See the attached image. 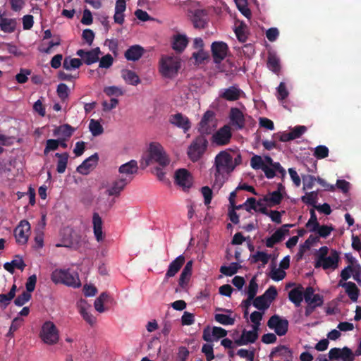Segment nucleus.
I'll list each match as a JSON object with an SVG mask.
<instances>
[{
    "label": "nucleus",
    "mask_w": 361,
    "mask_h": 361,
    "mask_svg": "<svg viewBox=\"0 0 361 361\" xmlns=\"http://www.w3.org/2000/svg\"><path fill=\"white\" fill-rule=\"evenodd\" d=\"M289 92L286 88V84L281 82L276 88V97L279 101H283L288 97Z\"/></svg>",
    "instance_id": "nucleus-53"
},
{
    "label": "nucleus",
    "mask_w": 361,
    "mask_h": 361,
    "mask_svg": "<svg viewBox=\"0 0 361 361\" xmlns=\"http://www.w3.org/2000/svg\"><path fill=\"white\" fill-rule=\"evenodd\" d=\"M242 91L237 87L232 86L228 88L222 89L219 92V96L228 101L237 100Z\"/></svg>",
    "instance_id": "nucleus-33"
},
{
    "label": "nucleus",
    "mask_w": 361,
    "mask_h": 361,
    "mask_svg": "<svg viewBox=\"0 0 361 361\" xmlns=\"http://www.w3.org/2000/svg\"><path fill=\"white\" fill-rule=\"evenodd\" d=\"M30 234V224L26 220L21 221L14 230L16 242L18 244L27 243Z\"/></svg>",
    "instance_id": "nucleus-16"
},
{
    "label": "nucleus",
    "mask_w": 361,
    "mask_h": 361,
    "mask_svg": "<svg viewBox=\"0 0 361 361\" xmlns=\"http://www.w3.org/2000/svg\"><path fill=\"white\" fill-rule=\"evenodd\" d=\"M286 272L280 268H274L270 273V277L275 281H279L284 279Z\"/></svg>",
    "instance_id": "nucleus-61"
},
{
    "label": "nucleus",
    "mask_w": 361,
    "mask_h": 361,
    "mask_svg": "<svg viewBox=\"0 0 361 361\" xmlns=\"http://www.w3.org/2000/svg\"><path fill=\"white\" fill-rule=\"evenodd\" d=\"M55 157L58 158L56 171L59 173L65 172L69 155L67 152L64 153H56Z\"/></svg>",
    "instance_id": "nucleus-41"
},
{
    "label": "nucleus",
    "mask_w": 361,
    "mask_h": 361,
    "mask_svg": "<svg viewBox=\"0 0 361 361\" xmlns=\"http://www.w3.org/2000/svg\"><path fill=\"white\" fill-rule=\"evenodd\" d=\"M144 53V49L139 45H133L129 47L125 52V57L128 61H135L139 60Z\"/></svg>",
    "instance_id": "nucleus-36"
},
{
    "label": "nucleus",
    "mask_w": 361,
    "mask_h": 361,
    "mask_svg": "<svg viewBox=\"0 0 361 361\" xmlns=\"http://www.w3.org/2000/svg\"><path fill=\"white\" fill-rule=\"evenodd\" d=\"M137 170V163L135 160H130L121 165L111 182L106 187V195L118 197L126 187L133 180Z\"/></svg>",
    "instance_id": "nucleus-2"
},
{
    "label": "nucleus",
    "mask_w": 361,
    "mask_h": 361,
    "mask_svg": "<svg viewBox=\"0 0 361 361\" xmlns=\"http://www.w3.org/2000/svg\"><path fill=\"white\" fill-rule=\"evenodd\" d=\"M76 54L83 60L85 64L91 65L99 60L101 51L99 47H96L89 51L79 49L77 51Z\"/></svg>",
    "instance_id": "nucleus-19"
},
{
    "label": "nucleus",
    "mask_w": 361,
    "mask_h": 361,
    "mask_svg": "<svg viewBox=\"0 0 361 361\" xmlns=\"http://www.w3.org/2000/svg\"><path fill=\"white\" fill-rule=\"evenodd\" d=\"M216 127L215 113L212 111H207L199 124L198 130L201 134H210Z\"/></svg>",
    "instance_id": "nucleus-11"
},
{
    "label": "nucleus",
    "mask_w": 361,
    "mask_h": 361,
    "mask_svg": "<svg viewBox=\"0 0 361 361\" xmlns=\"http://www.w3.org/2000/svg\"><path fill=\"white\" fill-rule=\"evenodd\" d=\"M31 298L30 293L24 291L21 295H18L14 300L16 305L21 307L27 302Z\"/></svg>",
    "instance_id": "nucleus-57"
},
{
    "label": "nucleus",
    "mask_w": 361,
    "mask_h": 361,
    "mask_svg": "<svg viewBox=\"0 0 361 361\" xmlns=\"http://www.w3.org/2000/svg\"><path fill=\"white\" fill-rule=\"evenodd\" d=\"M227 331L221 327H213L205 329L203 331V339L207 342L218 341L219 338L226 336Z\"/></svg>",
    "instance_id": "nucleus-21"
},
{
    "label": "nucleus",
    "mask_w": 361,
    "mask_h": 361,
    "mask_svg": "<svg viewBox=\"0 0 361 361\" xmlns=\"http://www.w3.org/2000/svg\"><path fill=\"white\" fill-rule=\"evenodd\" d=\"M39 337L44 343L54 345L60 340V332L53 322L47 320L42 323L40 327Z\"/></svg>",
    "instance_id": "nucleus-5"
},
{
    "label": "nucleus",
    "mask_w": 361,
    "mask_h": 361,
    "mask_svg": "<svg viewBox=\"0 0 361 361\" xmlns=\"http://www.w3.org/2000/svg\"><path fill=\"white\" fill-rule=\"evenodd\" d=\"M59 147L58 139H49L46 142V146L44 149V154L47 155L50 151L56 150Z\"/></svg>",
    "instance_id": "nucleus-58"
},
{
    "label": "nucleus",
    "mask_w": 361,
    "mask_h": 361,
    "mask_svg": "<svg viewBox=\"0 0 361 361\" xmlns=\"http://www.w3.org/2000/svg\"><path fill=\"white\" fill-rule=\"evenodd\" d=\"M16 27V22L14 19L0 18V27L4 32H13Z\"/></svg>",
    "instance_id": "nucleus-42"
},
{
    "label": "nucleus",
    "mask_w": 361,
    "mask_h": 361,
    "mask_svg": "<svg viewBox=\"0 0 361 361\" xmlns=\"http://www.w3.org/2000/svg\"><path fill=\"white\" fill-rule=\"evenodd\" d=\"M169 122L172 125L182 129L184 133L188 132L191 128V123L189 118L180 113L171 115Z\"/></svg>",
    "instance_id": "nucleus-20"
},
{
    "label": "nucleus",
    "mask_w": 361,
    "mask_h": 361,
    "mask_svg": "<svg viewBox=\"0 0 361 361\" xmlns=\"http://www.w3.org/2000/svg\"><path fill=\"white\" fill-rule=\"evenodd\" d=\"M304 300L307 305H314L317 307H322L324 304V296L314 293V289L308 286L304 291Z\"/></svg>",
    "instance_id": "nucleus-18"
},
{
    "label": "nucleus",
    "mask_w": 361,
    "mask_h": 361,
    "mask_svg": "<svg viewBox=\"0 0 361 361\" xmlns=\"http://www.w3.org/2000/svg\"><path fill=\"white\" fill-rule=\"evenodd\" d=\"M89 130L94 137L102 135L104 132V128L97 120L90 119L89 123Z\"/></svg>",
    "instance_id": "nucleus-48"
},
{
    "label": "nucleus",
    "mask_w": 361,
    "mask_h": 361,
    "mask_svg": "<svg viewBox=\"0 0 361 361\" xmlns=\"http://www.w3.org/2000/svg\"><path fill=\"white\" fill-rule=\"evenodd\" d=\"M242 162V157L239 153L221 151L216 157L213 166L215 183L221 185L227 176Z\"/></svg>",
    "instance_id": "nucleus-1"
},
{
    "label": "nucleus",
    "mask_w": 361,
    "mask_h": 361,
    "mask_svg": "<svg viewBox=\"0 0 361 361\" xmlns=\"http://www.w3.org/2000/svg\"><path fill=\"white\" fill-rule=\"evenodd\" d=\"M191 19L195 28H204L207 23V15L202 9H196L192 12Z\"/></svg>",
    "instance_id": "nucleus-27"
},
{
    "label": "nucleus",
    "mask_w": 361,
    "mask_h": 361,
    "mask_svg": "<svg viewBox=\"0 0 361 361\" xmlns=\"http://www.w3.org/2000/svg\"><path fill=\"white\" fill-rule=\"evenodd\" d=\"M185 262V257L182 255L178 256L174 260H173L169 265V268L165 274L164 281H166L168 279L174 276Z\"/></svg>",
    "instance_id": "nucleus-25"
},
{
    "label": "nucleus",
    "mask_w": 361,
    "mask_h": 361,
    "mask_svg": "<svg viewBox=\"0 0 361 361\" xmlns=\"http://www.w3.org/2000/svg\"><path fill=\"white\" fill-rule=\"evenodd\" d=\"M188 43V37L185 35L176 34L173 35L172 39V47L178 52H182Z\"/></svg>",
    "instance_id": "nucleus-35"
},
{
    "label": "nucleus",
    "mask_w": 361,
    "mask_h": 361,
    "mask_svg": "<svg viewBox=\"0 0 361 361\" xmlns=\"http://www.w3.org/2000/svg\"><path fill=\"white\" fill-rule=\"evenodd\" d=\"M271 358H279L281 361H293V351L285 345L275 348L270 353Z\"/></svg>",
    "instance_id": "nucleus-22"
},
{
    "label": "nucleus",
    "mask_w": 361,
    "mask_h": 361,
    "mask_svg": "<svg viewBox=\"0 0 361 361\" xmlns=\"http://www.w3.org/2000/svg\"><path fill=\"white\" fill-rule=\"evenodd\" d=\"M235 3L240 11V13L247 18L251 17V11L247 7V2L245 0H234Z\"/></svg>",
    "instance_id": "nucleus-52"
},
{
    "label": "nucleus",
    "mask_w": 361,
    "mask_h": 361,
    "mask_svg": "<svg viewBox=\"0 0 361 361\" xmlns=\"http://www.w3.org/2000/svg\"><path fill=\"white\" fill-rule=\"evenodd\" d=\"M78 308L80 314L88 324L92 325L96 322V318L90 312V306L85 301H80Z\"/></svg>",
    "instance_id": "nucleus-37"
},
{
    "label": "nucleus",
    "mask_w": 361,
    "mask_h": 361,
    "mask_svg": "<svg viewBox=\"0 0 361 361\" xmlns=\"http://www.w3.org/2000/svg\"><path fill=\"white\" fill-rule=\"evenodd\" d=\"M269 301L263 295L257 297L253 301V305L259 310H265L269 307Z\"/></svg>",
    "instance_id": "nucleus-51"
},
{
    "label": "nucleus",
    "mask_w": 361,
    "mask_h": 361,
    "mask_svg": "<svg viewBox=\"0 0 361 361\" xmlns=\"http://www.w3.org/2000/svg\"><path fill=\"white\" fill-rule=\"evenodd\" d=\"M334 230L332 225H320L318 223L317 226L313 230H308L310 232L315 233L318 235V237L326 238L330 235L331 233Z\"/></svg>",
    "instance_id": "nucleus-39"
},
{
    "label": "nucleus",
    "mask_w": 361,
    "mask_h": 361,
    "mask_svg": "<svg viewBox=\"0 0 361 361\" xmlns=\"http://www.w3.org/2000/svg\"><path fill=\"white\" fill-rule=\"evenodd\" d=\"M229 118L231 124L236 129H242L245 126V118L243 112L237 108H232L230 111Z\"/></svg>",
    "instance_id": "nucleus-26"
},
{
    "label": "nucleus",
    "mask_w": 361,
    "mask_h": 361,
    "mask_svg": "<svg viewBox=\"0 0 361 361\" xmlns=\"http://www.w3.org/2000/svg\"><path fill=\"white\" fill-rule=\"evenodd\" d=\"M109 295L106 293H102L94 301V306L95 310L99 312L102 313L105 311V308L104 307V303L108 299Z\"/></svg>",
    "instance_id": "nucleus-50"
},
{
    "label": "nucleus",
    "mask_w": 361,
    "mask_h": 361,
    "mask_svg": "<svg viewBox=\"0 0 361 361\" xmlns=\"http://www.w3.org/2000/svg\"><path fill=\"white\" fill-rule=\"evenodd\" d=\"M126 9V0H117L115 5L114 20L116 23L122 25L124 23V12Z\"/></svg>",
    "instance_id": "nucleus-28"
},
{
    "label": "nucleus",
    "mask_w": 361,
    "mask_h": 361,
    "mask_svg": "<svg viewBox=\"0 0 361 361\" xmlns=\"http://www.w3.org/2000/svg\"><path fill=\"white\" fill-rule=\"evenodd\" d=\"M192 271L188 269V268H183L181 274L179 278V285L183 288L185 287L190 280Z\"/></svg>",
    "instance_id": "nucleus-59"
},
{
    "label": "nucleus",
    "mask_w": 361,
    "mask_h": 361,
    "mask_svg": "<svg viewBox=\"0 0 361 361\" xmlns=\"http://www.w3.org/2000/svg\"><path fill=\"white\" fill-rule=\"evenodd\" d=\"M180 67V59L174 56H162L160 61V72L167 78L174 77Z\"/></svg>",
    "instance_id": "nucleus-6"
},
{
    "label": "nucleus",
    "mask_w": 361,
    "mask_h": 361,
    "mask_svg": "<svg viewBox=\"0 0 361 361\" xmlns=\"http://www.w3.org/2000/svg\"><path fill=\"white\" fill-rule=\"evenodd\" d=\"M268 68L275 73H278L281 69L280 59L274 51H269L267 59Z\"/></svg>",
    "instance_id": "nucleus-38"
},
{
    "label": "nucleus",
    "mask_w": 361,
    "mask_h": 361,
    "mask_svg": "<svg viewBox=\"0 0 361 361\" xmlns=\"http://www.w3.org/2000/svg\"><path fill=\"white\" fill-rule=\"evenodd\" d=\"M75 131V128L68 124H63L54 130L53 134L58 139L68 140Z\"/></svg>",
    "instance_id": "nucleus-30"
},
{
    "label": "nucleus",
    "mask_w": 361,
    "mask_h": 361,
    "mask_svg": "<svg viewBox=\"0 0 361 361\" xmlns=\"http://www.w3.org/2000/svg\"><path fill=\"white\" fill-rule=\"evenodd\" d=\"M208 142L207 139L200 135L196 137L190 144L188 149V155L192 161H198L204 154Z\"/></svg>",
    "instance_id": "nucleus-8"
},
{
    "label": "nucleus",
    "mask_w": 361,
    "mask_h": 361,
    "mask_svg": "<svg viewBox=\"0 0 361 361\" xmlns=\"http://www.w3.org/2000/svg\"><path fill=\"white\" fill-rule=\"evenodd\" d=\"M247 28L246 26L243 24H240L239 26L236 27L235 29V33L238 38V39L240 42H245L247 39Z\"/></svg>",
    "instance_id": "nucleus-54"
},
{
    "label": "nucleus",
    "mask_w": 361,
    "mask_h": 361,
    "mask_svg": "<svg viewBox=\"0 0 361 361\" xmlns=\"http://www.w3.org/2000/svg\"><path fill=\"white\" fill-rule=\"evenodd\" d=\"M314 155L317 159H324L329 155V149L324 145H319L315 147Z\"/></svg>",
    "instance_id": "nucleus-60"
},
{
    "label": "nucleus",
    "mask_w": 361,
    "mask_h": 361,
    "mask_svg": "<svg viewBox=\"0 0 361 361\" xmlns=\"http://www.w3.org/2000/svg\"><path fill=\"white\" fill-rule=\"evenodd\" d=\"M149 152L150 159L164 166L169 164V159L166 156L163 147L157 142H152L149 145Z\"/></svg>",
    "instance_id": "nucleus-10"
},
{
    "label": "nucleus",
    "mask_w": 361,
    "mask_h": 361,
    "mask_svg": "<svg viewBox=\"0 0 361 361\" xmlns=\"http://www.w3.org/2000/svg\"><path fill=\"white\" fill-rule=\"evenodd\" d=\"M286 195L285 187L281 183H279L276 190L268 192L264 195L262 198L257 201V204L259 207H272L279 204Z\"/></svg>",
    "instance_id": "nucleus-7"
},
{
    "label": "nucleus",
    "mask_w": 361,
    "mask_h": 361,
    "mask_svg": "<svg viewBox=\"0 0 361 361\" xmlns=\"http://www.w3.org/2000/svg\"><path fill=\"white\" fill-rule=\"evenodd\" d=\"M98 161V156L94 154L86 159L78 168V173L86 175L88 174L91 169L96 166Z\"/></svg>",
    "instance_id": "nucleus-29"
},
{
    "label": "nucleus",
    "mask_w": 361,
    "mask_h": 361,
    "mask_svg": "<svg viewBox=\"0 0 361 361\" xmlns=\"http://www.w3.org/2000/svg\"><path fill=\"white\" fill-rule=\"evenodd\" d=\"M338 252L335 250H332L329 255L318 257L316 267H321L324 269L334 270L338 267Z\"/></svg>",
    "instance_id": "nucleus-12"
},
{
    "label": "nucleus",
    "mask_w": 361,
    "mask_h": 361,
    "mask_svg": "<svg viewBox=\"0 0 361 361\" xmlns=\"http://www.w3.org/2000/svg\"><path fill=\"white\" fill-rule=\"evenodd\" d=\"M329 357L332 360L353 361L355 355L348 347L343 348H334L329 350Z\"/></svg>",
    "instance_id": "nucleus-15"
},
{
    "label": "nucleus",
    "mask_w": 361,
    "mask_h": 361,
    "mask_svg": "<svg viewBox=\"0 0 361 361\" xmlns=\"http://www.w3.org/2000/svg\"><path fill=\"white\" fill-rule=\"evenodd\" d=\"M310 217L305 224L307 230H313L318 225V219L314 209L310 210Z\"/></svg>",
    "instance_id": "nucleus-56"
},
{
    "label": "nucleus",
    "mask_w": 361,
    "mask_h": 361,
    "mask_svg": "<svg viewBox=\"0 0 361 361\" xmlns=\"http://www.w3.org/2000/svg\"><path fill=\"white\" fill-rule=\"evenodd\" d=\"M57 94L62 101H65L69 96V88L64 83H60L56 89Z\"/></svg>",
    "instance_id": "nucleus-55"
},
{
    "label": "nucleus",
    "mask_w": 361,
    "mask_h": 361,
    "mask_svg": "<svg viewBox=\"0 0 361 361\" xmlns=\"http://www.w3.org/2000/svg\"><path fill=\"white\" fill-rule=\"evenodd\" d=\"M16 292V286L13 284L7 294H0V303L1 307L5 309L14 298Z\"/></svg>",
    "instance_id": "nucleus-44"
},
{
    "label": "nucleus",
    "mask_w": 361,
    "mask_h": 361,
    "mask_svg": "<svg viewBox=\"0 0 361 361\" xmlns=\"http://www.w3.org/2000/svg\"><path fill=\"white\" fill-rule=\"evenodd\" d=\"M262 312L255 311L250 315V320L253 323V327L259 329L260 322L262 319Z\"/></svg>",
    "instance_id": "nucleus-62"
},
{
    "label": "nucleus",
    "mask_w": 361,
    "mask_h": 361,
    "mask_svg": "<svg viewBox=\"0 0 361 361\" xmlns=\"http://www.w3.org/2000/svg\"><path fill=\"white\" fill-rule=\"evenodd\" d=\"M238 265L236 263H233L229 266H224L221 267V272L226 276H232L237 272Z\"/></svg>",
    "instance_id": "nucleus-64"
},
{
    "label": "nucleus",
    "mask_w": 361,
    "mask_h": 361,
    "mask_svg": "<svg viewBox=\"0 0 361 361\" xmlns=\"http://www.w3.org/2000/svg\"><path fill=\"white\" fill-rule=\"evenodd\" d=\"M267 326L274 330L277 335L283 336L288 331V322L279 315H274L269 319Z\"/></svg>",
    "instance_id": "nucleus-13"
},
{
    "label": "nucleus",
    "mask_w": 361,
    "mask_h": 361,
    "mask_svg": "<svg viewBox=\"0 0 361 361\" xmlns=\"http://www.w3.org/2000/svg\"><path fill=\"white\" fill-rule=\"evenodd\" d=\"M305 290L301 285H299L289 292L288 298L296 307L300 306L304 298Z\"/></svg>",
    "instance_id": "nucleus-32"
},
{
    "label": "nucleus",
    "mask_w": 361,
    "mask_h": 361,
    "mask_svg": "<svg viewBox=\"0 0 361 361\" xmlns=\"http://www.w3.org/2000/svg\"><path fill=\"white\" fill-rule=\"evenodd\" d=\"M258 331L259 329L251 326L249 329H244L240 334L235 332L233 334V338L238 346L254 343L258 338Z\"/></svg>",
    "instance_id": "nucleus-9"
},
{
    "label": "nucleus",
    "mask_w": 361,
    "mask_h": 361,
    "mask_svg": "<svg viewBox=\"0 0 361 361\" xmlns=\"http://www.w3.org/2000/svg\"><path fill=\"white\" fill-rule=\"evenodd\" d=\"M122 77L127 83L132 85H137L140 82L138 75L130 70H123Z\"/></svg>",
    "instance_id": "nucleus-47"
},
{
    "label": "nucleus",
    "mask_w": 361,
    "mask_h": 361,
    "mask_svg": "<svg viewBox=\"0 0 361 361\" xmlns=\"http://www.w3.org/2000/svg\"><path fill=\"white\" fill-rule=\"evenodd\" d=\"M250 166L255 170H262L268 179H271L279 173L282 177L286 174L279 162H275L269 156L255 154L250 159Z\"/></svg>",
    "instance_id": "nucleus-3"
},
{
    "label": "nucleus",
    "mask_w": 361,
    "mask_h": 361,
    "mask_svg": "<svg viewBox=\"0 0 361 361\" xmlns=\"http://www.w3.org/2000/svg\"><path fill=\"white\" fill-rule=\"evenodd\" d=\"M211 51L214 63H220L227 56L228 47L222 41H216L212 44Z\"/></svg>",
    "instance_id": "nucleus-14"
},
{
    "label": "nucleus",
    "mask_w": 361,
    "mask_h": 361,
    "mask_svg": "<svg viewBox=\"0 0 361 361\" xmlns=\"http://www.w3.org/2000/svg\"><path fill=\"white\" fill-rule=\"evenodd\" d=\"M114 59L111 54H106L99 60V68H109L113 64Z\"/></svg>",
    "instance_id": "nucleus-63"
},
{
    "label": "nucleus",
    "mask_w": 361,
    "mask_h": 361,
    "mask_svg": "<svg viewBox=\"0 0 361 361\" xmlns=\"http://www.w3.org/2000/svg\"><path fill=\"white\" fill-rule=\"evenodd\" d=\"M291 226L289 224H285L282 228L277 229L269 238L266 239L265 244L268 247H273L274 245L281 242L288 232V229L286 228Z\"/></svg>",
    "instance_id": "nucleus-24"
},
{
    "label": "nucleus",
    "mask_w": 361,
    "mask_h": 361,
    "mask_svg": "<svg viewBox=\"0 0 361 361\" xmlns=\"http://www.w3.org/2000/svg\"><path fill=\"white\" fill-rule=\"evenodd\" d=\"M224 312L226 313H229L230 314H215V320L223 324V325H232L235 322V317L231 316V310L224 309L223 310Z\"/></svg>",
    "instance_id": "nucleus-40"
},
{
    "label": "nucleus",
    "mask_w": 361,
    "mask_h": 361,
    "mask_svg": "<svg viewBox=\"0 0 361 361\" xmlns=\"http://www.w3.org/2000/svg\"><path fill=\"white\" fill-rule=\"evenodd\" d=\"M338 286L345 288V293L353 302L357 300L359 290L355 283L340 281Z\"/></svg>",
    "instance_id": "nucleus-31"
},
{
    "label": "nucleus",
    "mask_w": 361,
    "mask_h": 361,
    "mask_svg": "<svg viewBox=\"0 0 361 361\" xmlns=\"http://www.w3.org/2000/svg\"><path fill=\"white\" fill-rule=\"evenodd\" d=\"M258 290V285L255 278H252L247 290V300L245 301L246 305H250L252 300L255 298Z\"/></svg>",
    "instance_id": "nucleus-45"
},
{
    "label": "nucleus",
    "mask_w": 361,
    "mask_h": 361,
    "mask_svg": "<svg viewBox=\"0 0 361 361\" xmlns=\"http://www.w3.org/2000/svg\"><path fill=\"white\" fill-rule=\"evenodd\" d=\"M51 279L55 284H63L74 288L81 286L78 274L70 269H56L51 274Z\"/></svg>",
    "instance_id": "nucleus-4"
},
{
    "label": "nucleus",
    "mask_w": 361,
    "mask_h": 361,
    "mask_svg": "<svg viewBox=\"0 0 361 361\" xmlns=\"http://www.w3.org/2000/svg\"><path fill=\"white\" fill-rule=\"evenodd\" d=\"M231 137V128L228 126H224L221 128L213 135V141L219 145L227 144Z\"/></svg>",
    "instance_id": "nucleus-23"
},
{
    "label": "nucleus",
    "mask_w": 361,
    "mask_h": 361,
    "mask_svg": "<svg viewBox=\"0 0 361 361\" xmlns=\"http://www.w3.org/2000/svg\"><path fill=\"white\" fill-rule=\"evenodd\" d=\"M301 200L306 204L312 205L315 208L316 203L318 200V191H312L306 192L305 195L301 197Z\"/></svg>",
    "instance_id": "nucleus-49"
},
{
    "label": "nucleus",
    "mask_w": 361,
    "mask_h": 361,
    "mask_svg": "<svg viewBox=\"0 0 361 361\" xmlns=\"http://www.w3.org/2000/svg\"><path fill=\"white\" fill-rule=\"evenodd\" d=\"M82 65V61L79 59L66 57L63 60V67L67 71H72L79 68Z\"/></svg>",
    "instance_id": "nucleus-46"
},
{
    "label": "nucleus",
    "mask_w": 361,
    "mask_h": 361,
    "mask_svg": "<svg viewBox=\"0 0 361 361\" xmlns=\"http://www.w3.org/2000/svg\"><path fill=\"white\" fill-rule=\"evenodd\" d=\"M92 224L94 235L98 242L104 240L102 231V220L98 213H94L92 216Z\"/></svg>",
    "instance_id": "nucleus-34"
},
{
    "label": "nucleus",
    "mask_w": 361,
    "mask_h": 361,
    "mask_svg": "<svg viewBox=\"0 0 361 361\" xmlns=\"http://www.w3.org/2000/svg\"><path fill=\"white\" fill-rule=\"evenodd\" d=\"M175 182L185 190L192 186V177L186 169H180L175 173Z\"/></svg>",
    "instance_id": "nucleus-17"
},
{
    "label": "nucleus",
    "mask_w": 361,
    "mask_h": 361,
    "mask_svg": "<svg viewBox=\"0 0 361 361\" xmlns=\"http://www.w3.org/2000/svg\"><path fill=\"white\" fill-rule=\"evenodd\" d=\"M271 257V255L263 251H257L250 255V260L252 263L262 262V265L267 264Z\"/></svg>",
    "instance_id": "nucleus-43"
}]
</instances>
